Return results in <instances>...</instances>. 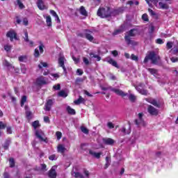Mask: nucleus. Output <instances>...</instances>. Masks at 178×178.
<instances>
[{
    "mask_svg": "<svg viewBox=\"0 0 178 178\" xmlns=\"http://www.w3.org/2000/svg\"><path fill=\"white\" fill-rule=\"evenodd\" d=\"M44 123H51V120H49V117L44 116Z\"/></svg>",
    "mask_w": 178,
    "mask_h": 178,
    "instance_id": "53",
    "label": "nucleus"
},
{
    "mask_svg": "<svg viewBox=\"0 0 178 178\" xmlns=\"http://www.w3.org/2000/svg\"><path fill=\"white\" fill-rule=\"evenodd\" d=\"M65 62H66V58H65V56H60L58 58V66L62 67L64 73L67 74V70H66V67H65Z\"/></svg>",
    "mask_w": 178,
    "mask_h": 178,
    "instance_id": "8",
    "label": "nucleus"
},
{
    "mask_svg": "<svg viewBox=\"0 0 178 178\" xmlns=\"http://www.w3.org/2000/svg\"><path fill=\"white\" fill-rule=\"evenodd\" d=\"M56 168L57 166L54 165L49 170L47 175L49 178H56Z\"/></svg>",
    "mask_w": 178,
    "mask_h": 178,
    "instance_id": "14",
    "label": "nucleus"
},
{
    "mask_svg": "<svg viewBox=\"0 0 178 178\" xmlns=\"http://www.w3.org/2000/svg\"><path fill=\"white\" fill-rule=\"evenodd\" d=\"M26 101L27 97L26 95L22 96L21 99V106H24V104H26Z\"/></svg>",
    "mask_w": 178,
    "mask_h": 178,
    "instance_id": "34",
    "label": "nucleus"
},
{
    "mask_svg": "<svg viewBox=\"0 0 178 178\" xmlns=\"http://www.w3.org/2000/svg\"><path fill=\"white\" fill-rule=\"evenodd\" d=\"M148 12H149L150 16H155V15H156L155 12H154V10H152V9H151V8L148 9Z\"/></svg>",
    "mask_w": 178,
    "mask_h": 178,
    "instance_id": "60",
    "label": "nucleus"
},
{
    "mask_svg": "<svg viewBox=\"0 0 178 178\" xmlns=\"http://www.w3.org/2000/svg\"><path fill=\"white\" fill-rule=\"evenodd\" d=\"M81 131L84 134H88V129L86 127H81Z\"/></svg>",
    "mask_w": 178,
    "mask_h": 178,
    "instance_id": "42",
    "label": "nucleus"
},
{
    "mask_svg": "<svg viewBox=\"0 0 178 178\" xmlns=\"http://www.w3.org/2000/svg\"><path fill=\"white\" fill-rule=\"evenodd\" d=\"M103 143L106 144V145H113V144H115V140L111 138H106L103 139Z\"/></svg>",
    "mask_w": 178,
    "mask_h": 178,
    "instance_id": "18",
    "label": "nucleus"
},
{
    "mask_svg": "<svg viewBox=\"0 0 178 178\" xmlns=\"http://www.w3.org/2000/svg\"><path fill=\"white\" fill-rule=\"evenodd\" d=\"M6 36L8 38H10V41H13V39L17 40V34L16 33V32L14 30L9 31L7 33Z\"/></svg>",
    "mask_w": 178,
    "mask_h": 178,
    "instance_id": "13",
    "label": "nucleus"
},
{
    "mask_svg": "<svg viewBox=\"0 0 178 178\" xmlns=\"http://www.w3.org/2000/svg\"><path fill=\"white\" fill-rule=\"evenodd\" d=\"M6 127V124H3V122H0V130H3Z\"/></svg>",
    "mask_w": 178,
    "mask_h": 178,
    "instance_id": "57",
    "label": "nucleus"
},
{
    "mask_svg": "<svg viewBox=\"0 0 178 178\" xmlns=\"http://www.w3.org/2000/svg\"><path fill=\"white\" fill-rule=\"evenodd\" d=\"M145 100L147 101V102H149V104H152V105L156 106V108H161V104L156 102L155 99L147 98L145 99Z\"/></svg>",
    "mask_w": 178,
    "mask_h": 178,
    "instance_id": "16",
    "label": "nucleus"
},
{
    "mask_svg": "<svg viewBox=\"0 0 178 178\" xmlns=\"http://www.w3.org/2000/svg\"><path fill=\"white\" fill-rule=\"evenodd\" d=\"M54 102H55V100L54 99L47 100V103L44 105V111H47V112H49V111H51V108H52Z\"/></svg>",
    "mask_w": 178,
    "mask_h": 178,
    "instance_id": "15",
    "label": "nucleus"
},
{
    "mask_svg": "<svg viewBox=\"0 0 178 178\" xmlns=\"http://www.w3.org/2000/svg\"><path fill=\"white\" fill-rule=\"evenodd\" d=\"M4 49H5V51H6V52H9V51H10V49H12V46H10L9 44H6V45H4Z\"/></svg>",
    "mask_w": 178,
    "mask_h": 178,
    "instance_id": "45",
    "label": "nucleus"
},
{
    "mask_svg": "<svg viewBox=\"0 0 178 178\" xmlns=\"http://www.w3.org/2000/svg\"><path fill=\"white\" fill-rule=\"evenodd\" d=\"M91 34H92V31L86 29L84 30L83 33H80L79 35L83 38H86V40H88L90 42H92V41H94V36H92Z\"/></svg>",
    "mask_w": 178,
    "mask_h": 178,
    "instance_id": "5",
    "label": "nucleus"
},
{
    "mask_svg": "<svg viewBox=\"0 0 178 178\" xmlns=\"http://www.w3.org/2000/svg\"><path fill=\"white\" fill-rule=\"evenodd\" d=\"M24 26H29V19L27 18H24L22 20Z\"/></svg>",
    "mask_w": 178,
    "mask_h": 178,
    "instance_id": "50",
    "label": "nucleus"
},
{
    "mask_svg": "<svg viewBox=\"0 0 178 178\" xmlns=\"http://www.w3.org/2000/svg\"><path fill=\"white\" fill-rule=\"evenodd\" d=\"M24 39L25 42H29V33H27V31H24Z\"/></svg>",
    "mask_w": 178,
    "mask_h": 178,
    "instance_id": "40",
    "label": "nucleus"
},
{
    "mask_svg": "<svg viewBox=\"0 0 178 178\" xmlns=\"http://www.w3.org/2000/svg\"><path fill=\"white\" fill-rule=\"evenodd\" d=\"M50 14H51V15H53L54 17H56V16L58 15V14L56 13V12H55V10H50Z\"/></svg>",
    "mask_w": 178,
    "mask_h": 178,
    "instance_id": "62",
    "label": "nucleus"
},
{
    "mask_svg": "<svg viewBox=\"0 0 178 178\" xmlns=\"http://www.w3.org/2000/svg\"><path fill=\"white\" fill-rule=\"evenodd\" d=\"M11 140L10 138H8L6 140L4 144L3 145V147L4 149H8L9 148V145H10Z\"/></svg>",
    "mask_w": 178,
    "mask_h": 178,
    "instance_id": "26",
    "label": "nucleus"
},
{
    "mask_svg": "<svg viewBox=\"0 0 178 178\" xmlns=\"http://www.w3.org/2000/svg\"><path fill=\"white\" fill-rule=\"evenodd\" d=\"M9 162L10 168H15V159L11 158L10 159Z\"/></svg>",
    "mask_w": 178,
    "mask_h": 178,
    "instance_id": "47",
    "label": "nucleus"
},
{
    "mask_svg": "<svg viewBox=\"0 0 178 178\" xmlns=\"http://www.w3.org/2000/svg\"><path fill=\"white\" fill-rule=\"evenodd\" d=\"M79 13H81V15H82V16L88 15L87 10H86L84 6H81V8H79Z\"/></svg>",
    "mask_w": 178,
    "mask_h": 178,
    "instance_id": "29",
    "label": "nucleus"
},
{
    "mask_svg": "<svg viewBox=\"0 0 178 178\" xmlns=\"http://www.w3.org/2000/svg\"><path fill=\"white\" fill-rule=\"evenodd\" d=\"M58 96L66 98V97H67V94L66 93V92H65V90H61L58 92Z\"/></svg>",
    "mask_w": 178,
    "mask_h": 178,
    "instance_id": "37",
    "label": "nucleus"
},
{
    "mask_svg": "<svg viewBox=\"0 0 178 178\" xmlns=\"http://www.w3.org/2000/svg\"><path fill=\"white\" fill-rule=\"evenodd\" d=\"M15 4L16 6H19V9H24V4H23V3H22V1L17 0L15 2Z\"/></svg>",
    "mask_w": 178,
    "mask_h": 178,
    "instance_id": "28",
    "label": "nucleus"
},
{
    "mask_svg": "<svg viewBox=\"0 0 178 178\" xmlns=\"http://www.w3.org/2000/svg\"><path fill=\"white\" fill-rule=\"evenodd\" d=\"M137 33V30L131 29L129 31L127 32L124 36V40L128 45H133L134 42L131 40V37H135Z\"/></svg>",
    "mask_w": 178,
    "mask_h": 178,
    "instance_id": "4",
    "label": "nucleus"
},
{
    "mask_svg": "<svg viewBox=\"0 0 178 178\" xmlns=\"http://www.w3.org/2000/svg\"><path fill=\"white\" fill-rule=\"evenodd\" d=\"M32 126L33 127L34 130H37L38 127H40V121L36 120L32 122Z\"/></svg>",
    "mask_w": 178,
    "mask_h": 178,
    "instance_id": "33",
    "label": "nucleus"
},
{
    "mask_svg": "<svg viewBox=\"0 0 178 178\" xmlns=\"http://www.w3.org/2000/svg\"><path fill=\"white\" fill-rule=\"evenodd\" d=\"M107 126L108 127V129H114L115 125L113 124V123L109 122L107 123Z\"/></svg>",
    "mask_w": 178,
    "mask_h": 178,
    "instance_id": "54",
    "label": "nucleus"
},
{
    "mask_svg": "<svg viewBox=\"0 0 178 178\" xmlns=\"http://www.w3.org/2000/svg\"><path fill=\"white\" fill-rule=\"evenodd\" d=\"M27 109H29V107H27V106H25V111H26V118L30 120L32 119V113H31V111H28Z\"/></svg>",
    "mask_w": 178,
    "mask_h": 178,
    "instance_id": "23",
    "label": "nucleus"
},
{
    "mask_svg": "<svg viewBox=\"0 0 178 178\" xmlns=\"http://www.w3.org/2000/svg\"><path fill=\"white\" fill-rule=\"evenodd\" d=\"M170 60L172 62V63H176V62H178V58L171 57Z\"/></svg>",
    "mask_w": 178,
    "mask_h": 178,
    "instance_id": "59",
    "label": "nucleus"
},
{
    "mask_svg": "<svg viewBox=\"0 0 178 178\" xmlns=\"http://www.w3.org/2000/svg\"><path fill=\"white\" fill-rule=\"evenodd\" d=\"M3 65L4 66H6V67H8L9 70H10V69H13V66H12V65L10 64L9 62H8L7 60L4 61Z\"/></svg>",
    "mask_w": 178,
    "mask_h": 178,
    "instance_id": "35",
    "label": "nucleus"
},
{
    "mask_svg": "<svg viewBox=\"0 0 178 178\" xmlns=\"http://www.w3.org/2000/svg\"><path fill=\"white\" fill-rule=\"evenodd\" d=\"M44 17L46 19V23L49 27H51L52 26V19L51 18V16H45L44 15Z\"/></svg>",
    "mask_w": 178,
    "mask_h": 178,
    "instance_id": "24",
    "label": "nucleus"
},
{
    "mask_svg": "<svg viewBox=\"0 0 178 178\" xmlns=\"http://www.w3.org/2000/svg\"><path fill=\"white\" fill-rule=\"evenodd\" d=\"M35 135L38 138L39 141L47 143V137L45 136V134L41 129H36L35 131Z\"/></svg>",
    "mask_w": 178,
    "mask_h": 178,
    "instance_id": "6",
    "label": "nucleus"
},
{
    "mask_svg": "<svg viewBox=\"0 0 178 178\" xmlns=\"http://www.w3.org/2000/svg\"><path fill=\"white\" fill-rule=\"evenodd\" d=\"M21 70H22V72L24 74H26V72L27 71V68L26 67V65H21Z\"/></svg>",
    "mask_w": 178,
    "mask_h": 178,
    "instance_id": "43",
    "label": "nucleus"
},
{
    "mask_svg": "<svg viewBox=\"0 0 178 178\" xmlns=\"http://www.w3.org/2000/svg\"><path fill=\"white\" fill-rule=\"evenodd\" d=\"M131 59L132 60H135V62H137V61H138V56H136L134 54H131Z\"/></svg>",
    "mask_w": 178,
    "mask_h": 178,
    "instance_id": "49",
    "label": "nucleus"
},
{
    "mask_svg": "<svg viewBox=\"0 0 178 178\" xmlns=\"http://www.w3.org/2000/svg\"><path fill=\"white\" fill-rule=\"evenodd\" d=\"M147 112L148 113H149V115H152V116H156L158 115V113H159L158 109L155 108L154 106L151 105L148 106Z\"/></svg>",
    "mask_w": 178,
    "mask_h": 178,
    "instance_id": "9",
    "label": "nucleus"
},
{
    "mask_svg": "<svg viewBox=\"0 0 178 178\" xmlns=\"http://www.w3.org/2000/svg\"><path fill=\"white\" fill-rule=\"evenodd\" d=\"M35 84L36 86H44L45 84H47V79H45V77L41 76L38 78H37Z\"/></svg>",
    "mask_w": 178,
    "mask_h": 178,
    "instance_id": "12",
    "label": "nucleus"
},
{
    "mask_svg": "<svg viewBox=\"0 0 178 178\" xmlns=\"http://www.w3.org/2000/svg\"><path fill=\"white\" fill-rule=\"evenodd\" d=\"M170 54H172V55H177L178 54V42L176 45L174 46V47L170 51Z\"/></svg>",
    "mask_w": 178,
    "mask_h": 178,
    "instance_id": "25",
    "label": "nucleus"
},
{
    "mask_svg": "<svg viewBox=\"0 0 178 178\" xmlns=\"http://www.w3.org/2000/svg\"><path fill=\"white\" fill-rule=\"evenodd\" d=\"M142 20H143V22H149V19H148V15H147V14H143V15H142Z\"/></svg>",
    "mask_w": 178,
    "mask_h": 178,
    "instance_id": "41",
    "label": "nucleus"
},
{
    "mask_svg": "<svg viewBox=\"0 0 178 178\" xmlns=\"http://www.w3.org/2000/svg\"><path fill=\"white\" fill-rule=\"evenodd\" d=\"M83 73H84V72H83V70H81V69H78L76 70V74L78 76H82Z\"/></svg>",
    "mask_w": 178,
    "mask_h": 178,
    "instance_id": "55",
    "label": "nucleus"
},
{
    "mask_svg": "<svg viewBox=\"0 0 178 178\" xmlns=\"http://www.w3.org/2000/svg\"><path fill=\"white\" fill-rule=\"evenodd\" d=\"M89 154L93 156V158H96L97 159H99V158H101V155H102V152H95L94 150H89Z\"/></svg>",
    "mask_w": 178,
    "mask_h": 178,
    "instance_id": "17",
    "label": "nucleus"
},
{
    "mask_svg": "<svg viewBox=\"0 0 178 178\" xmlns=\"http://www.w3.org/2000/svg\"><path fill=\"white\" fill-rule=\"evenodd\" d=\"M56 138H57V140H60L61 138H62V132H60V131H57L56 133Z\"/></svg>",
    "mask_w": 178,
    "mask_h": 178,
    "instance_id": "44",
    "label": "nucleus"
},
{
    "mask_svg": "<svg viewBox=\"0 0 178 178\" xmlns=\"http://www.w3.org/2000/svg\"><path fill=\"white\" fill-rule=\"evenodd\" d=\"M67 112L69 113V115H76V111L73 108H72V107H70V106H67Z\"/></svg>",
    "mask_w": 178,
    "mask_h": 178,
    "instance_id": "27",
    "label": "nucleus"
},
{
    "mask_svg": "<svg viewBox=\"0 0 178 178\" xmlns=\"http://www.w3.org/2000/svg\"><path fill=\"white\" fill-rule=\"evenodd\" d=\"M138 119L135 120V124L136 126L140 127V126H144V120H143V113H140L138 114Z\"/></svg>",
    "mask_w": 178,
    "mask_h": 178,
    "instance_id": "11",
    "label": "nucleus"
},
{
    "mask_svg": "<svg viewBox=\"0 0 178 178\" xmlns=\"http://www.w3.org/2000/svg\"><path fill=\"white\" fill-rule=\"evenodd\" d=\"M108 63H109L110 65H112V66H114V67H117V69H119V65H118V63L114 60L112 58H110L107 60Z\"/></svg>",
    "mask_w": 178,
    "mask_h": 178,
    "instance_id": "22",
    "label": "nucleus"
},
{
    "mask_svg": "<svg viewBox=\"0 0 178 178\" xmlns=\"http://www.w3.org/2000/svg\"><path fill=\"white\" fill-rule=\"evenodd\" d=\"M90 56L91 58H95V59H96V60L97 62H99V60H101V56H99V55H97L94 53H90Z\"/></svg>",
    "mask_w": 178,
    "mask_h": 178,
    "instance_id": "32",
    "label": "nucleus"
},
{
    "mask_svg": "<svg viewBox=\"0 0 178 178\" xmlns=\"http://www.w3.org/2000/svg\"><path fill=\"white\" fill-rule=\"evenodd\" d=\"M120 131L123 133V134H130L131 133V126L130 125V122H129V128L128 129H126V127H123Z\"/></svg>",
    "mask_w": 178,
    "mask_h": 178,
    "instance_id": "20",
    "label": "nucleus"
},
{
    "mask_svg": "<svg viewBox=\"0 0 178 178\" xmlns=\"http://www.w3.org/2000/svg\"><path fill=\"white\" fill-rule=\"evenodd\" d=\"M159 8L160 9H168L169 6L168 4L163 3V2H159Z\"/></svg>",
    "mask_w": 178,
    "mask_h": 178,
    "instance_id": "31",
    "label": "nucleus"
},
{
    "mask_svg": "<svg viewBox=\"0 0 178 178\" xmlns=\"http://www.w3.org/2000/svg\"><path fill=\"white\" fill-rule=\"evenodd\" d=\"M50 75L51 77H53V80H57V79H59V77H60V75H59V73L50 74Z\"/></svg>",
    "mask_w": 178,
    "mask_h": 178,
    "instance_id": "38",
    "label": "nucleus"
},
{
    "mask_svg": "<svg viewBox=\"0 0 178 178\" xmlns=\"http://www.w3.org/2000/svg\"><path fill=\"white\" fill-rule=\"evenodd\" d=\"M156 44H163V40L161 38H159L156 40Z\"/></svg>",
    "mask_w": 178,
    "mask_h": 178,
    "instance_id": "64",
    "label": "nucleus"
},
{
    "mask_svg": "<svg viewBox=\"0 0 178 178\" xmlns=\"http://www.w3.org/2000/svg\"><path fill=\"white\" fill-rule=\"evenodd\" d=\"M57 152L59 154H65V152H66V147H65V145L63 144H59L57 146Z\"/></svg>",
    "mask_w": 178,
    "mask_h": 178,
    "instance_id": "19",
    "label": "nucleus"
},
{
    "mask_svg": "<svg viewBox=\"0 0 178 178\" xmlns=\"http://www.w3.org/2000/svg\"><path fill=\"white\" fill-rule=\"evenodd\" d=\"M144 86L143 83H140L139 86L136 87V90L138 91L139 94H141L142 95H147L148 91L147 90H145L143 88Z\"/></svg>",
    "mask_w": 178,
    "mask_h": 178,
    "instance_id": "10",
    "label": "nucleus"
},
{
    "mask_svg": "<svg viewBox=\"0 0 178 178\" xmlns=\"http://www.w3.org/2000/svg\"><path fill=\"white\" fill-rule=\"evenodd\" d=\"M83 173L85 175V177L83 175V174H81V172H79L76 171H72L71 175L73 177L75 178H86V177H88V176H90V172H88V170H83Z\"/></svg>",
    "mask_w": 178,
    "mask_h": 178,
    "instance_id": "7",
    "label": "nucleus"
},
{
    "mask_svg": "<svg viewBox=\"0 0 178 178\" xmlns=\"http://www.w3.org/2000/svg\"><path fill=\"white\" fill-rule=\"evenodd\" d=\"M19 62H26L27 60V56H21L19 57Z\"/></svg>",
    "mask_w": 178,
    "mask_h": 178,
    "instance_id": "39",
    "label": "nucleus"
},
{
    "mask_svg": "<svg viewBox=\"0 0 178 178\" xmlns=\"http://www.w3.org/2000/svg\"><path fill=\"white\" fill-rule=\"evenodd\" d=\"M120 13V10H112L109 7H102L97 10V16L99 17H109V16H116Z\"/></svg>",
    "mask_w": 178,
    "mask_h": 178,
    "instance_id": "1",
    "label": "nucleus"
},
{
    "mask_svg": "<svg viewBox=\"0 0 178 178\" xmlns=\"http://www.w3.org/2000/svg\"><path fill=\"white\" fill-rule=\"evenodd\" d=\"M148 72L151 73L153 76H158V70L154 69V68H148Z\"/></svg>",
    "mask_w": 178,
    "mask_h": 178,
    "instance_id": "30",
    "label": "nucleus"
},
{
    "mask_svg": "<svg viewBox=\"0 0 178 178\" xmlns=\"http://www.w3.org/2000/svg\"><path fill=\"white\" fill-rule=\"evenodd\" d=\"M53 88L56 90H60V84L55 85L53 86Z\"/></svg>",
    "mask_w": 178,
    "mask_h": 178,
    "instance_id": "63",
    "label": "nucleus"
},
{
    "mask_svg": "<svg viewBox=\"0 0 178 178\" xmlns=\"http://www.w3.org/2000/svg\"><path fill=\"white\" fill-rule=\"evenodd\" d=\"M83 63H85V65H90V60H88V58L83 57Z\"/></svg>",
    "mask_w": 178,
    "mask_h": 178,
    "instance_id": "52",
    "label": "nucleus"
},
{
    "mask_svg": "<svg viewBox=\"0 0 178 178\" xmlns=\"http://www.w3.org/2000/svg\"><path fill=\"white\" fill-rule=\"evenodd\" d=\"M111 90H113V92H115L117 95L122 97V98L127 97L128 99H129V101L131 102H136L137 99V97L131 93H125L122 90L116 88H111Z\"/></svg>",
    "mask_w": 178,
    "mask_h": 178,
    "instance_id": "2",
    "label": "nucleus"
},
{
    "mask_svg": "<svg viewBox=\"0 0 178 178\" xmlns=\"http://www.w3.org/2000/svg\"><path fill=\"white\" fill-rule=\"evenodd\" d=\"M34 56L35 58H38V56H40V51L38 50V49H35Z\"/></svg>",
    "mask_w": 178,
    "mask_h": 178,
    "instance_id": "51",
    "label": "nucleus"
},
{
    "mask_svg": "<svg viewBox=\"0 0 178 178\" xmlns=\"http://www.w3.org/2000/svg\"><path fill=\"white\" fill-rule=\"evenodd\" d=\"M160 59L159 55L155 53V51H151L149 52V55L145 56L143 63H147V62L150 60H152V63H153V65H158Z\"/></svg>",
    "mask_w": 178,
    "mask_h": 178,
    "instance_id": "3",
    "label": "nucleus"
},
{
    "mask_svg": "<svg viewBox=\"0 0 178 178\" xmlns=\"http://www.w3.org/2000/svg\"><path fill=\"white\" fill-rule=\"evenodd\" d=\"M84 102H86V99L81 96H79V99L74 102L75 105H80V104H84Z\"/></svg>",
    "mask_w": 178,
    "mask_h": 178,
    "instance_id": "21",
    "label": "nucleus"
},
{
    "mask_svg": "<svg viewBox=\"0 0 178 178\" xmlns=\"http://www.w3.org/2000/svg\"><path fill=\"white\" fill-rule=\"evenodd\" d=\"M120 33H122V29H117L113 32V35H118Z\"/></svg>",
    "mask_w": 178,
    "mask_h": 178,
    "instance_id": "61",
    "label": "nucleus"
},
{
    "mask_svg": "<svg viewBox=\"0 0 178 178\" xmlns=\"http://www.w3.org/2000/svg\"><path fill=\"white\" fill-rule=\"evenodd\" d=\"M166 47L168 49H171V48L173 47V42H168L166 44Z\"/></svg>",
    "mask_w": 178,
    "mask_h": 178,
    "instance_id": "46",
    "label": "nucleus"
},
{
    "mask_svg": "<svg viewBox=\"0 0 178 178\" xmlns=\"http://www.w3.org/2000/svg\"><path fill=\"white\" fill-rule=\"evenodd\" d=\"M49 159L50 161H56V159H58V157H56V155L52 154V155L49 156Z\"/></svg>",
    "mask_w": 178,
    "mask_h": 178,
    "instance_id": "48",
    "label": "nucleus"
},
{
    "mask_svg": "<svg viewBox=\"0 0 178 178\" xmlns=\"http://www.w3.org/2000/svg\"><path fill=\"white\" fill-rule=\"evenodd\" d=\"M41 170H43V172H47V165L45 164H41Z\"/></svg>",
    "mask_w": 178,
    "mask_h": 178,
    "instance_id": "58",
    "label": "nucleus"
},
{
    "mask_svg": "<svg viewBox=\"0 0 178 178\" xmlns=\"http://www.w3.org/2000/svg\"><path fill=\"white\" fill-rule=\"evenodd\" d=\"M39 69H42V67H48V64L47 63H44L42 61L38 65Z\"/></svg>",
    "mask_w": 178,
    "mask_h": 178,
    "instance_id": "36",
    "label": "nucleus"
},
{
    "mask_svg": "<svg viewBox=\"0 0 178 178\" xmlns=\"http://www.w3.org/2000/svg\"><path fill=\"white\" fill-rule=\"evenodd\" d=\"M39 51H40V54H42L44 52V44H41L39 46Z\"/></svg>",
    "mask_w": 178,
    "mask_h": 178,
    "instance_id": "56",
    "label": "nucleus"
}]
</instances>
